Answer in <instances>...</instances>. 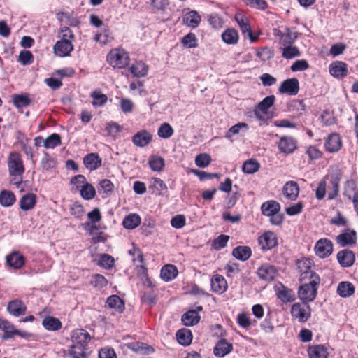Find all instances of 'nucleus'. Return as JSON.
<instances>
[{
  "label": "nucleus",
  "mask_w": 358,
  "mask_h": 358,
  "mask_svg": "<svg viewBox=\"0 0 358 358\" xmlns=\"http://www.w3.org/2000/svg\"><path fill=\"white\" fill-rule=\"evenodd\" d=\"M248 129V125L244 122L238 123L232 126L225 134V138L231 139L232 136L238 134L242 130L243 132H246Z\"/></svg>",
  "instance_id": "43"
},
{
  "label": "nucleus",
  "mask_w": 358,
  "mask_h": 358,
  "mask_svg": "<svg viewBox=\"0 0 358 358\" xmlns=\"http://www.w3.org/2000/svg\"><path fill=\"white\" fill-rule=\"evenodd\" d=\"M10 174L21 176L24 171V166L19 154L13 152L10 155L8 162Z\"/></svg>",
  "instance_id": "4"
},
{
  "label": "nucleus",
  "mask_w": 358,
  "mask_h": 358,
  "mask_svg": "<svg viewBox=\"0 0 358 358\" xmlns=\"http://www.w3.org/2000/svg\"><path fill=\"white\" fill-rule=\"evenodd\" d=\"M13 104L16 108H24L29 105L31 100L27 95L15 94L13 96Z\"/></svg>",
  "instance_id": "46"
},
{
  "label": "nucleus",
  "mask_w": 358,
  "mask_h": 358,
  "mask_svg": "<svg viewBox=\"0 0 358 358\" xmlns=\"http://www.w3.org/2000/svg\"><path fill=\"white\" fill-rule=\"evenodd\" d=\"M310 259H302L296 261V266L300 273L299 280L301 282L306 280L311 279L313 276V271L311 269Z\"/></svg>",
  "instance_id": "6"
},
{
  "label": "nucleus",
  "mask_w": 358,
  "mask_h": 358,
  "mask_svg": "<svg viewBox=\"0 0 358 358\" xmlns=\"http://www.w3.org/2000/svg\"><path fill=\"white\" fill-rule=\"evenodd\" d=\"M280 48L282 50V57L285 59H291L300 56V51L295 45H285L281 46Z\"/></svg>",
  "instance_id": "39"
},
{
  "label": "nucleus",
  "mask_w": 358,
  "mask_h": 358,
  "mask_svg": "<svg viewBox=\"0 0 358 358\" xmlns=\"http://www.w3.org/2000/svg\"><path fill=\"white\" fill-rule=\"evenodd\" d=\"M92 284L97 289H101L107 285L108 280L102 275L96 274L92 277Z\"/></svg>",
  "instance_id": "59"
},
{
  "label": "nucleus",
  "mask_w": 358,
  "mask_h": 358,
  "mask_svg": "<svg viewBox=\"0 0 358 358\" xmlns=\"http://www.w3.org/2000/svg\"><path fill=\"white\" fill-rule=\"evenodd\" d=\"M296 38V32L292 31L289 29H286L285 32H284L283 34H281L280 45V46L293 45Z\"/></svg>",
  "instance_id": "41"
},
{
  "label": "nucleus",
  "mask_w": 358,
  "mask_h": 358,
  "mask_svg": "<svg viewBox=\"0 0 358 358\" xmlns=\"http://www.w3.org/2000/svg\"><path fill=\"white\" fill-rule=\"evenodd\" d=\"M222 38L227 44H236L238 41V32L234 29H228L222 33Z\"/></svg>",
  "instance_id": "42"
},
{
  "label": "nucleus",
  "mask_w": 358,
  "mask_h": 358,
  "mask_svg": "<svg viewBox=\"0 0 358 358\" xmlns=\"http://www.w3.org/2000/svg\"><path fill=\"white\" fill-rule=\"evenodd\" d=\"M173 129L169 123H163L159 128L157 134L160 138H169L173 134Z\"/></svg>",
  "instance_id": "51"
},
{
  "label": "nucleus",
  "mask_w": 358,
  "mask_h": 358,
  "mask_svg": "<svg viewBox=\"0 0 358 358\" xmlns=\"http://www.w3.org/2000/svg\"><path fill=\"white\" fill-rule=\"evenodd\" d=\"M211 287L213 292L222 294L226 291L227 283L224 277L217 275L211 280Z\"/></svg>",
  "instance_id": "27"
},
{
  "label": "nucleus",
  "mask_w": 358,
  "mask_h": 358,
  "mask_svg": "<svg viewBox=\"0 0 358 358\" xmlns=\"http://www.w3.org/2000/svg\"><path fill=\"white\" fill-rule=\"evenodd\" d=\"M299 90V80L295 78H289L284 80L279 87V92L289 95H296Z\"/></svg>",
  "instance_id": "8"
},
{
  "label": "nucleus",
  "mask_w": 358,
  "mask_h": 358,
  "mask_svg": "<svg viewBox=\"0 0 358 358\" xmlns=\"http://www.w3.org/2000/svg\"><path fill=\"white\" fill-rule=\"evenodd\" d=\"M87 217L90 220V222H86L83 224L84 227L87 229V227H90L91 230H97L98 228L95 225L96 222H99L101 220V211L98 208H94L92 211L88 213Z\"/></svg>",
  "instance_id": "28"
},
{
  "label": "nucleus",
  "mask_w": 358,
  "mask_h": 358,
  "mask_svg": "<svg viewBox=\"0 0 358 358\" xmlns=\"http://www.w3.org/2000/svg\"><path fill=\"white\" fill-rule=\"evenodd\" d=\"M336 240L343 247L355 245L357 241V233L355 230H348L339 234Z\"/></svg>",
  "instance_id": "18"
},
{
  "label": "nucleus",
  "mask_w": 358,
  "mask_h": 358,
  "mask_svg": "<svg viewBox=\"0 0 358 358\" xmlns=\"http://www.w3.org/2000/svg\"><path fill=\"white\" fill-rule=\"evenodd\" d=\"M300 299L304 303L313 300V280L309 281L308 283L302 285L298 292Z\"/></svg>",
  "instance_id": "14"
},
{
  "label": "nucleus",
  "mask_w": 358,
  "mask_h": 358,
  "mask_svg": "<svg viewBox=\"0 0 358 358\" xmlns=\"http://www.w3.org/2000/svg\"><path fill=\"white\" fill-rule=\"evenodd\" d=\"M200 320V316L198 312L194 310H190L182 316V321L185 326H193L196 324Z\"/></svg>",
  "instance_id": "33"
},
{
  "label": "nucleus",
  "mask_w": 358,
  "mask_h": 358,
  "mask_svg": "<svg viewBox=\"0 0 358 358\" xmlns=\"http://www.w3.org/2000/svg\"><path fill=\"white\" fill-rule=\"evenodd\" d=\"M0 329L4 332L1 336L3 340L10 339L15 336L14 326L6 320L0 319Z\"/></svg>",
  "instance_id": "30"
},
{
  "label": "nucleus",
  "mask_w": 358,
  "mask_h": 358,
  "mask_svg": "<svg viewBox=\"0 0 358 358\" xmlns=\"http://www.w3.org/2000/svg\"><path fill=\"white\" fill-rule=\"evenodd\" d=\"M209 24L215 29H220L223 26V20L217 13H210L208 15Z\"/></svg>",
  "instance_id": "57"
},
{
  "label": "nucleus",
  "mask_w": 358,
  "mask_h": 358,
  "mask_svg": "<svg viewBox=\"0 0 358 358\" xmlns=\"http://www.w3.org/2000/svg\"><path fill=\"white\" fill-rule=\"evenodd\" d=\"M343 146L341 136L338 133L330 134L325 140V150L330 153L338 152Z\"/></svg>",
  "instance_id": "5"
},
{
  "label": "nucleus",
  "mask_w": 358,
  "mask_h": 358,
  "mask_svg": "<svg viewBox=\"0 0 358 358\" xmlns=\"http://www.w3.org/2000/svg\"><path fill=\"white\" fill-rule=\"evenodd\" d=\"M107 306L118 313H122L124 309V303L118 296L112 295L107 299Z\"/></svg>",
  "instance_id": "31"
},
{
  "label": "nucleus",
  "mask_w": 358,
  "mask_h": 358,
  "mask_svg": "<svg viewBox=\"0 0 358 358\" xmlns=\"http://www.w3.org/2000/svg\"><path fill=\"white\" fill-rule=\"evenodd\" d=\"M183 22L192 28H195L199 26L201 22V17L196 11L192 10L188 12L183 17Z\"/></svg>",
  "instance_id": "35"
},
{
  "label": "nucleus",
  "mask_w": 358,
  "mask_h": 358,
  "mask_svg": "<svg viewBox=\"0 0 358 358\" xmlns=\"http://www.w3.org/2000/svg\"><path fill=\"white\" fill-rule=\"evenodd\" d=\"M229 240V236L224 234L220 235L213 241L212 246L215 250H219L227 245Z\"/></svg>",
  "instance_id": "53"
},
{
  "label": "nucleus",
  "mask_w": 358,
  "mask_h": 358,
  "mask_svg": "<svg viewBox=\"0 0 358 358\" xmlns=\"http://www.w3.org/2000/svg\"><path fill=\"white\" fill-rule=\"evenodd\" d=\"M83 162L87 169L95 170L101 165V159L96 153H90L85 157Z\"/></svg>",
  "instance_id": "23"
},
{
  "label": "nucleus",
  "mask_w": 358,
  "mask_h": 358,
  "mask_svg": "<svg viewBox=\"0 0 358 358\" xmlns=\"http://www.w3.org/2000/svg\"><path fill=\"white\" fill-rule=\"evenodd\" d=\"M91 97L93 98L92 104L94 107L103 106L108 100L106 94H101L98 91L93 92L91 94Z\"/></svg>",
  "instance_id": "50"
},
{
  "label": "nucleus",
  "mask_w": 358,
  "mask_h": 358,
  "mask_svg": "<svg viewBox=\"0 0 358 358\" xmlns=\"http://www.w3.org/2000/svg\"><path fill=\"white\" fill-rule=\"evenodd\" d=\"M329 356L328 348L324 345H315V358H327Z\"/></svg>",
  "instance_id": "62"
},
{
  "label": "nucleus",
  "mask_w": 358,
  "mask_h": 358,
  "mask_svg": "<svg viewBox=\"0 0 358 358\" xmlns=\"http://www.w3.org/2000/svg\"><path fill=\"white\" fill-rule=\"evenodd\" d=\"M114 263V259L108 254H102L100 255L99 265L104 268L108 269L112 268Z\"/></svg>",
  "instance_id": "56"
},
{
  "label": "nucleus",
  "mask_w": 358,
  "mask_h": 358,
  "mask_svg": "<svg viewBox=\"0 0 358 358\" xmlns=\"http://www.w3.org/2000/svg\"><path fill=\"white\" fill-rule=\"evenodd\" d=\"M291 314L293 317L298 318L300 322H305L310 316V310L306 303H294L291 309Z\"/></svg>",
  "instance_id": "7"
},
{
  "label": "nucleus",
  "mask_w": 358,
  "mask_h": 358,
  "mask_svg": "<svg viewBox=\"0 0 358 358\" xmlns=\"http://www.w3.org/2000/svg\"><path fill=\"white\" fill-rule=\"evenodd\" d=\"M42 324L48 331H57L62 328L61 321L51 316L45 317L43 320Z\"/></svg>",
  "instance_id": "34"
},
{
  "label": "nucleus",
  "mask_w": 358,
  "mask_h": 358,
  "mask_svg": "<svg viewBox=\"0 0 358 358\" xmlns=\"http://www.w3.org/2000/svg\"><path fill=\"white\" fill-rule=\"evenodd\" d=\"M8 264L15 269L21 268L24 264L23 255L17 252H13L6 257Z\"/></svg>",
  "instance_id": "26"
},
{
  "label": "nucleus",
  "mask_w": 358,
  "mask_h": 358,
  "mask_svg": "<svg viewBox=\"0 0 358 358\" xmlns=\"http://www.w3.org/2000/svg\"><path fill=\"white\" fill-rule=\"evenodd\" d=\"M108 63L113 67L124 68L129 63V56L124 49L112 50L107 56Z\"/></svg>",
  "instance_id": "2"
},
{
  "label": "nucleus",
  "mask_w": 358,
  "mask_h": 358,
  "mask_svg": "<svg viewBox=\"0 0 358 358\" xmlns=\"http://www.w3.org/2000/svg\"><path fill=\"white\" fill-rule=\"evenodd\" d=\"M113 184L110 182V180L108 179H103L99 182L98 191L99 192H103V193L107 194L113 191Z\"/></svg>",
  "instance_id": "63"
},
{
  "label": "nucleus",
  "mask_w": 358,
  "mask_h": 358,
  "mask_svg": "<svg viewBox=\"0 0 358 358\" xmlns=\"http://www.w3.org/2000/svg\"><path fill=\"white\" fill-rule=\"evenodd\" d=\"M258 241L261 248L264 250H271L278 244L276 236L271 231L265 232Z\"/></svg>",
  "instance_id": "10"
},
{
  "label": "nucleus",
  "mask_w": 358,
  "mask_h": 358,
  "mask_svg": "<svg viewBox=\"0 0 358 358\" xmlns=\"http://www.w3.org/2000/svg\"><path fill=\"white\" fill-rule=\"evenodd\" d=\"M257 274L261 279L271 281L276 275V269L273 266L266 264L259 268Z\"/></svg>",
  "instance_id": "21"
},
{
  "label": "nucleus",
  "mask_w": 358,
  "mask_h": 358,
  "mask_svg": "<svg viewBox=\"0 0 358 358\" xmlns=\"http://www.w3.org/2000/svg\"><path fill=\"white\" fill-rule=\"evenodd\" d=\"M233 350V345L225 339H220L215 345L213 352L216 357H223Z\"/></svg>",
  "instance_id": "19"
},
{
  "label": "nucleus",
  "mask_w": 358,
  "mask_h": 358,
  "mask_svg": "<svg viewBox=\"0 0 358 358\" xmlns=\"http://www.w3.org/2000/svg\"><path fill=\"white\" fill-rule=\"evenodd\" d=\"M299 187L294 181L287 182L282 188L283 196L289 201H294L298 197Z\"/></svg>",
  "instance_id": "15"
},
{
  "label": "nucleus",
  "mask_w": 358,
  "mask_h": 358,
  "mask_svg": "<svg viewBox=\"0 0 358 358\" xmlns=\"http://www.w3.org/2000/svg\"><path fill=\"white\" fill-rule=\"evenodd\" d=\"M130 72L135 77H145L148 74V66L142 62H137L130 67Z\"/></svg>",
  "instance_id": "36"
},
{
  "label": "nucleus",
  "mask_w": 358,
  "mask_h": 358,
  "mask_svg": "<svg viewBox=\"0 0 358 358\" xmlns=\"http://www.w3.org/2000/svg\"><path fill=\"white\" fill-rule=\"evenodd\" d=\"M259 169V163L255 159L246 161L243 164V171L246 173H254Z\"/></svg>",
  "instance_id": "52"
},
{
  "label": "nucleus",
  "mask_w": 358,
  "mask_h": 358,
  "mask_svg": "<svg viewBox=\"0 0 358 358\" xmlns=\"http://www.w3.org/2000/svg\"><path fill=\"white\" fill-rule=\"evenodd\" d=\"M72 345L69 350V355L72 358H86V350L91 340L90 334L83 329H78L71 334Z\"/></svg>",
  "instance_id": "1"
},
{
  "label": "nucleus",
  "mask_w": 358,
  "mask_h": 358,
  "mask_svg": "<svg viewBox=\"0 0 358 358\" xmlns=\"http://www.w3.org/2000/svg\"><path fill=\"white\" fill-rule=\"evenodd\" d=\"M150 169L154 171H160L164 166V160L161 157L152 156L149 160Z\"/></svg>",
  "instance_id": "49"
},
{
  "label": "nucleus",
  "mask_w": 358,
  "mask_h": 358,
  "mask_svg": "<svg viewBox=\"0 0 358 358\" xmlns=\"http://www.w3.org/2000/svg\"><path fill=\"white\" fill-rule=\"evenodd\" d=\"M330 182L332 186L331 191L328 194V199L331 200L335 199L338 194L339 191V185L338 178L331 176L330 179Z\"/></svg>",
  "instance_id": "60"
},
{
  "label": "nucleus",
  "mask_w": 358,
  "mask_h": 358,
  "mask_svg": "<svg viewBox=\"0 0 358 358\" xmlns=\"http://www.w3.org/2000/svg\"><path fill=\"white\" fill-rule=\"evenodd\" d=\"M236 21L239 25V27L245 36H247L251 42H255L257 40L258 36H254L251 30V27L249 24L248 20L241 15H236Z\"/></svg>",
  "instance_id": "13"
},
{
  "label": "nucleus",
  "mask_w": 358,
  "mask_h": 358,
  "mask_svg": "<svg viewBox=\"0 0 358 358\" xmlns=\"http://www.w3.org/2000/svg\"><path fill=\"white\" fill-rule=\"evenodd\" d=\"M273 55V51L268 48H262L257 52V56L264 62L270 59Z\"/></svg>",
  "instance_id": "64"
},
{
  "label": "nucleus",
  "mask_w": 358,
  "mask_h": 358,
  "mask_svg": "<svg viewBox=\"0 0 358 358\" xmlns=\"http://www.w3.org/2000/svg\"><path fill=\"white\" fill-rule=\"evenodd\" d=\"M129 348L132 350L143 355L149 354L150 352L153 351V349L151 347L140 342L129 343Z\"/></svg>",
  "instance_id": "48"
},
{
  "label": "nucleus",
  "mask_w": 358,
  "mask_h": 358,
  "mask_svg": "<svg viewBox=\"0 0 358 358\" xmlns=\"http://www.w3.org/2000/svg\"><path fill=\"white\" fill-rule=\"evenodd\" d=\"M15 201V195L10 191L3 190L0 193L1 205L8 207L13 204Z\"/></svg>",
  "instance_id": "44"
},
{
  "label": "nucleus",
  "mask_w": 358,
  "mask_h": 358,
  "mask_svg": "<svg viewBox=\"0 0 358 358\" xmlns=\"http://www.w3.org/2000/svg\"><path fill=\"white\" fill-rule=\"evenodd\" d=\"M62 143L61 136L57 134H52L48 136L44 141L45 148H54Z\"/></svg>",
  "instance_id": "47"
},
{
  "label": "nucleus",
  "mask_w": 358,
  "mask_h": 358,
  "mask_svg": "<svg viewBox=\"0 0 358 358\" xmlns=\"http://www.w3.org/2000/svg\"><path fill=\"white\" fill-rule=\"evenodd\" d=\"M261 209L263 215L269 217L279 213L280 205L275 201H268L262 205Z\"/></svg>",
  "instance_id": "25"
},
{
  "label": "nucleus",
  "mask_w": 358,
  "mask_h": 358,
  "mask_svg": "<svg viewBox=\"0 0 358 358\" xmlns=\"http://www.w3.org/2000/svg\"><path fill=\"white\" fill-rule=\"evenodd\" d=\"M73 50V45L71 41L60 40L57 41L53 46V50L56 55L59 57H66Z\"/></svg>",
  "instance_id": "11"
},
{
  "label": "nucleus",
  "mask_w": 358,
  "mask_h": 358,
  "mask_svg": "<svg viewBox=\"0 0 358 358\" xmlns=\"http://www.w3.org/2000/svg\"><path fill=\"white\" fill-rule=\"evenodd\" d=\"M278 148L284 153H291L296 148V142L292 137L283 136L280 139Z\"/></svg>",
  "instance_id": "20"
},
{
  "label": "nucleus",
  "mask_w": 358,
  "mask_h": 358,
  "mask_svg": "<svg viewBox=\"0 0 358 358\" xmlns=\"http://www.w3.org/2000/svg\"><path fill=\"white\" fill-rule=\"evenodd\" d=\"M252 254V251L248 246H237L234 248L232 255L237 259L241 261L248 260Z\"/></svg>",
  "instance_id": "29"
},
{
  "label": "nucleus",
  "mask_w": 358,
  "mask_h": 358,
  "mask_svg": "<svg viewBox=\"0 0 358 358\" xmlns=\"http://www.w3.org/2000/svg\"><path fill=\"white\" fill-rule=\"evenodd\" d=\"M178 269L176 266L167 264L162 267L160 276L166 282L173 280L178 275Z\"/></svg>",
  "instance_id": "24"
},
{
  "label": "nucleus",
  "mask_w": 358,
  "mask_h": 358,
  "mask_svg": "<svg viewBox=\"0 0 358 358\" xmlns=\"http://www.w3.org/2000/svg\"><path fill=\"white\" fill-rule=\"evenodd\" d=\"M333 243L328 238H321L315 245V253L320 258L329 257L333 252Z\"/></svg>",
  "instance_id": "3"
},
{
  "label": "nucleus",
  "mask_w": 358,
  "mask_h": 358,
  "mask_svg": "<svg viewBox=\"0 0 358 358\" xmlns=\"http://www.w3.org/2000/svg\"><path fill=\"white\" fill-rule=\"evenodd\" d=\"M211 162V157L207 153H202L197 155L195 158V164L199 167H206Z\"/></svg>",
  "instance_id": "54"
},
{
  "label": "nucleus",
  "mask_w": 358,
  "mask_h": 358,
  "mask_svg": "<svg viewBox=\"0 0 358 358\" xmlns=\"http://www.w3.org/2000/svg\"><path fill=\"white\" fill-rule=\"evenodd\" d=\"M141 217L138 215L132 213L124 217L122 224L125 229H133L141 224Z\"/></svg>",
  "instance_id": "37"
},
{
  "label": "nucleus",
  "mask_w": 358,
  "mask_h": 358,
  "mask_svg": "<svg viewBox=\"0 0 358 358\" xmlns=\"http://www.w3.org/2000/svg\"><path fill=\"white\" fill-rule=\"evenodd\" d=\"M337 259L342 267H350L355 261V255L352 251L345 249L337 253Z\"/></svg>",
  "instance_id": "17"
},
{
  "label": "nucleus",
  "mask_w": 358,
  "mask_h": 358,
  "mask_svg": "<svg viewBox=\"0 0 358 358\" xmlns=\"http://www.w3.org/2000/svg\"><path fill=\"white\" fill-rule=\"evenodd\" d=\"M275 96L271 95L265 97L259 104L258 109L263 113H266V110L271 108L275 101Z\"/></svg>",
  "instance_id": "55"
},
{
  "label": "nucleus",
  "mask_w": 358,
  "mask_h": 358,
  "mask_svg": "<svg viewBox=\"0 0 358 358\" xmlns=\"http://www.w3.org/2000/svg\"><path fill=\"white\" fill-rule=\"evenodd\" d=\"M36 195L30 193L24 195L20 201V207L23 210L32 209L36 204Z\"/></svg>",
  "instance_id": "32"
},
{
  "label": "nucleus",
  "mask_w": 358,
  "mask_h": 358,
  "mask_svg": "<svg viewBox=\"0 0 358 358\" xmlns=\"http://www.w3.org/2000/svg\"><path fill=\"white\" fill-rule=\"evenodd\" d=\"M152 139V135L147 130H141L132 137L133 143L140 148L148 145Z\"/></svg>",
  "instance_id": "16"
},
{
  "label": "nucleus",
  "mask_w": 358,
  "mask_h": 358,
  "mask_svg": "<svg viewBox=\"0 0 358 358\" xmlns=\"http://www.w3.org/2000/svg\"><path fill=\"white\" fill-rule=\"evenodd\" d=\"M80 194L86 200H90L95 196V188L90 183H85L81 186Z\"/></svg>",
  "instance_id": "45"
},
{
  "label": "nucleus",
  "mask_w": 358,
  "mask_h": 358,
  "mask_svg": "<svg viewBox=\"0 0 358 358\" xmlns=\"http://www.w3.org/2000/svg\"><path fill=\"white\" fill-rule=\"evenodd\" d=\"M281 287L277 293L278 299L284 303L292 302L295 299L294 292L283 285Z\"/></svg>",
  "instance_id": "40"
},
{
  "label": "nucleus",
  "mask_w": 358,
  "mask_h": 358,
  "mask_svg": "<svg viewBox=\"0 0 358 358\" xmlns=\"http://www.w3.org/2000/svg\"><path fill=\"white\" fill-rule=\"evenodd\" d=\"M329 178L328 176H326L324 178L321 180L317 187L316 192H315V196L317 199L321 200L322 199L326 194V186L327 182L326 180Z\"/></svg>",
  "instance_id": "61"
},
{
  "label": "nucleus",
  "mask_w": 358,
  "mask_h": 358,
  "mask_svg": "<svg viewBox=\"0 0 358 358\" xmlns=\"http://www.w3.org/2000/svg\"><path fill=\"white\" fill-rule=\"evenodd\" d=\"M182 43L184 46L189 48H196L197 46L196 37L193 33L185 35L182 38Z\"/></svg>",
  "instance_id": "58"
},
{
  "label": "nucleus",
  "mask_w": 358,
  "mask_h": 358,
  "mask_svg": "<svg viewBox=\"0 0 358 358\" xmlns=\"http://www.w3.org/2000/svg\"><path fill=\"white\" fill-rule=\"evenodd\" d=\"M176 338L178 343L182 345H189L192 343V334L190 330L182 329L177 331Z\"/></svg>",
  "instance_id": "38"
},
{
  "label": "nucleus",
  "mask_w": 358,
  "mask_h": 358,
  "mask_svg": "<svg viewBox=\"0 0 358 358\" xmlns=\"http://www.w3.org/2000/svg\"><path fill=\"white\" fill-rule=\"evenodd\" d=\"M355 286L348 281L341 282L337 287V293L342 298H348L354 294Z\"/></svg>",
  "instance_id": "22"
},
{
  "label": "nucleus",
  "mask_w": 358,
  "mask_h": 358,
  "mask_svg": "<svg viewBox=\"0 0 358 358\" xmlns=\"http://www.w3.org/2000/svg\"><path fill=\"white\" fill-rule=\"evenodd\" d=\"M6 310L10 315L19 317L25 314L27 308L21 300L14 299L8 302Z\"/></svg>",
  "instance_id": "12"
},
{
  "label": "nucleus",
  "mask_w": 358,
  "mask_h": 358,
  "mask_svg": "<svg viewBox=\"0 0 358 358\" xmlns=\"http://www.w3.org/2000/svg\"><path fill=\"white\" fill-rule=\"evenodd\" d=\"M330 74L336 78H343L348 73V65L342 61H336L329 66Z\"/></svg>",
  "instance_id": "9"
}]
</instances>
